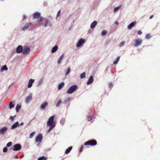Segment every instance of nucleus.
Listing matches in <instances>:
<instances>
[{
  "label": "nucleus",
  "mask_w": 160,
  "mask_h": 160,
  "mask_svg": "<svg viewBox=\"0 0 160 160\" xmlns=\"http://www.w3.org/2000/svg\"><path fill=\"white\" fill-rule=\"evenodd\" d=\"M54 116H51L48 121L47 125L49 127V128L48 130V132L52 130L55 126V123L54 121Z\"/></svg>",
  "instance_id": "obj_1"
},
{
  "label": "nucleus",
  "mask_w": 160,
  "mask_h": 160,
  "mask_svg": "<svg viewBox=\"0 0 160 160\" xmlns=\"http://www.w3.org/2000/svg\"><path fill=\"white\" fill-rule=\"evenodd\" d=\"M78 88V87L77 85H73L68 89L67 91V93L68 94L72 93L77 90Z\"/></svg>",
  "instance_id": "obj_2"
},
{
  "label": "nucleus",
  "mask_w": 160,
  "mask_h": 160,
  "mask_svg": "<svg viewBox=\"0 0 160 160\" xmlns=\"http://www.w3.org/2000/svg\"><path fill=\"white\" fill-rule=\"evenodd\" d=\"M97 143V141L95 139H92L89 140L86 142L84 144V145H90L91 146H93L96 145Z\"/></svg>",
  "instance_id": "obj_3"
},
{
  "label": "nucleus",
  "mask_w": 160,
  "mask_h": 160,
  "mask_svg": "<svg viewBox=\"0 0 160 160\" xmlns=\"http://www.w3.org/2000/svg\"><path fill=\"white\" fill-rule=\"evenodd\" d=\"M41 14L39 12H35L33 14V19H38L39 18H40L38 21V22H40L42 21V17H41Z\"/></svg>",
  "instance_id": "obj_4"
},
{
  "label": "nucleus",
  "mask_w": 160,
  "mask_h": 160,
  "mask_svg": "<svg viewBox=\"0 0 160 160\" xmlns=\"http://www.w3.org/2000/svg\"><path fill=\"white\" fill-rule=\"evenodd\" d=\"M30 52V48L28 46L24 47L22 50V53L24 55H26L28 53Z\"/></svg>",
  "instance_id": "obj_5"
},
{
  "label": "nucleus",
  "mask_w": 160,
  "mask_h": 160,
  "mask_svg": "<svg viewBox=\"0 0 160 160\" xmlns=\"http://www.w3.org/2000/svg\"><path fill=\"white\" fill-rule=\"evenodd\" d=\"M21 148L22 147L20 144H17L13 146V150L14 151H18L20 150Z\"/></svg>",
  "instance_id": "obj_6"
},
{
  "label": "nucleus",
  "mask_w": 160,
  "mask_h": 160,
  "mask_svg": "<svg viewBox=\"0 0 160 160\" xmlns=\"http://www.w3.org/2000/svg\"><path fill=\"white\" fill-rule=\"evenodd\" d=\"M142 40L140 39H137L135 41V46L137 47L141 45L142 43Z\"/></svg>",
  "instance_id": "obj_7"
},
{
  "label": "nucleus",
  "mask_w": 160,
  "mask_h": 160,
  "mask_svg": "<svg viewBox=\"0 0 160 160\" xmlns=\"http://www.w3.org/2000/svg\"><path fill=\"white\" fill-rule=\"evenodd\" d=\"M42 135L41 134H39L36 138V141L37 142L40 143L42 140Z\"/></svg>",
  "instance_id": "obj_8"
},
{
  "label": "nucleus",
  "mask_w": 160,
  "mask_h": 160,
  "mask_svg": "<svg viewBox=\"0 0 160 160\" xmlns=\"http://www.w3.org/2000/svg\"><path fill=\"white\" fill-rule=\"evenodd\" d=\"M32 26V24L31 22L26 23L25 24L24 26L22 28V30H26L29 27H31Z\"/></svg>",
  "instance_id": "obj_9"
},
{
  "label": "nucleus",
  "mask_w": 160,
  "mask_h": 160,
  "mask_svg": "<svg viewBox=\"0 0 160 160\" xmlns=\"http://www.w3.org/2000/svg\"><path fill=\"white\" fill-rule=\"evenodd\" d=\"M85 42V41L84 39H80L77 44V46L78 47L81 46Z\"/></svg>",
  "instance_id": "obj_10"
},
{
  "label": "nucleus",
  "mask_w": 160,
  "mask_h": 160,
  "mask_svg": "<svg viewBox=\"0 0 160 160\" xmlns=\"http://www.w3.org/2000/svg\"><path fill=\"white\" fill-rule=\"evenodd\" d=\"M8 128L6 127H4L1 129H0V134H4L7 131Z\"/></svg>",
  "instance_id": "obj_11"
},
{
  "label": "nucleus",
  "mask_w": 160,
  "mask_h": 160,
  "mask_svg": "<svg viewBox=\"0 0 160 160\" xmlns=\"http://www.w3.org/2000/svg\"><path fill=\"white\" fill-rule=\"evenodd\" d=\"M23 48L22 46H19L17 48L16 52L18 53H20L22 52Z\"/></svg>",
  "instance_id": "obj_12"
},
{
  "label": "nucleus",
  "mask_w": 160,
  "mask_h": 160,
  "mask_svg": "<svg viewBox=\"0 0 160 160\" xmlns=\"http://www.w3.org/2000/svg\"><path fill=\"white\" fill-rule=\"evenodd\" d=\"M136 23V22L135 21L132 22L128 26V29H131L132 27H134L135 26Z\"/></svg>",
  "instance_id": "obj_13"
},
{
  "label": "nucleus",
  "mask_w": 160,
  "mask_h": 160,
  "mask_svg": "<svg viewBox=\"0 0 160 160\" xmlns=\"http://www.w3.org/2000/svg\"><path fill=\"white\" fill-rule=\"evenodd\" d=\"M64 57V54H62L61 55V56H60V58L58 59V64H59L61 63L62 60L63 58Z\"/></svg>",
  "instance_id": "obj_14"
},
{
  "label": "nucleus",
  "mask_w": 160,
  "mask_h": 160,
  "mask_svg": "<svg viewBox=\"0 0 160 160\" xmlns=\"http://www.w3.org/2000/svg\"><path fill=\"white\" fill-rule=\"evenodd\" d=\"M32 98V95H29L26 98L25 102L27 103H28Z\"/></svg>",
  "instance_id": "obj_15"
},
{
  "label": "nucleus",
  "mask_w": 160,
  "mask_h": 160,
  "mask_svg": "<svg viewBox=\"0 0 160 160\" xmlns=\"http://www.w3.org/2000/svg\"><path fill=\"white\" fill-rule=\"evenodd\" d=\"M48 103L47 102H45L42 104L41 106V108L42 109H44L47 106Z\"/></svg>",
  "instance_id": "obj_16"
},
{
  "label": "nucleus",
  "mask_w": 160,
  "mask_h": 160,
  "mask_svg": "<svg viewBox=\"0 0 160 160\" xmlns=\"http://www.w3.org/2000/svg\"><path fill=\"white\" fill-rule=\"evenodd\" d=\"M97 24V22L96 21L93 22L91 24L90 27L92 28H94Z\"/></svg>",
  "instance_id": "obj_17"
},
{
  "label": "nucleus",
  "mask_w": 160,
  "mask_h": 160,
  "mask_svg": "<svg viewBox=\"0 0 160 160\" xmlns=\"http://www.w3.org/2000/svg\"><path fill=\"white\" fill-rule=\"evenodd\" d=\"M49 24V25L50 26H51L52 25L51 24H49V20L47 19H46L45 21V22L44 24V26L45 27H46L47 25Z\"/></svg>",
  "instance_id": "obj_18"
},
{
  "label": "nucleus",
  "mask_w": 160,
  "mask_h": 160,
  "mask_svg": "<svg viewBox=\"0 0 160 160\" xmlns=\"http://www.w3.org/2000/svg\"><path fill=\"white\" fill-rule=\"evenodd\" d=\"M58 49V47L56 45L54 46L52 50V53H54L56 52Z\"/></svg>",
  "instance_id": "obj_19"
},
{
  "label": "nucleus",
  "mask_w": 160,
  "mask_h": 160,
  "mask_svg": "<svg viewBox=\"0 0 160 160\" xmlns=\"http://www.w3.org/2000/svg\"><path fill=\"white\" fill-rule=\"evenodd\" d=\"M8 69V68L7 67V66L6 65H4L1 68V71L2 72L4 70H7Z\"/></svg>",
  "instance_id": "obj_20"
},
{
  "label": "nucleus",
  "mask_w": 160,
  "mask_h": 160,
  "mask_svg": "<svg viewBox=\"0 0 160 160\" xmlns=\"http://www.w3.org/2000/svg\"><path fill=\"white\" fill-rule=\"evenodd\" d=\"M72 148V147L71 146V147H69L66 150L65 152V154H67L69 153L70 152V151H71V150Z\"/></svg>",
  "instance_id": "obj_21"
},
{
  "label": "nucleus",
  "mask_w": 160,
  "mask_h": 160,
  "mask_svg": "<svg viewBox=\"0 0 160 160\" xmlns=\"http://www.w3.org/2000/svg\"><path fill=\"white\" fill-rule=\"evenodd\" d=\"M34 81H29L28 85V88H31L32 86V84Z\"/></svg>",
  "instance_id": "obj_22"
},
{
  "label": "nucleus",
  "mask_w": 160,
  "mask_h": 160,
  "mask_svg": "<svg viewBox=\"0 0 160 160\" xmlns=\"http://www.w3.org/2000/svg\"><path fill=\"white\" fill-rule=\"evenodd\" d=\"M64 83L63 82L61 83L58 86V89L60 90L64 86Z\"/></svg>",
  "instance_id": "obj_23"
},
{
  "label": "nucleus",
  "mask_w": 160,
  "mask_h": 160,
  "mask_svg": "<svg viewBox=\"0 0 160 160\" xmlns=\"http://www.w3.org/2000/svg\"><path fill=\"white\" fill-rule=\"evenodd\" d=\"M18 125V122H16L14 123L12 126V128H14L17 127Z\"/></svg>",
  "instance_id": "obj_24"
},
{
  "label": "nucleus",
  "mask_w": 160,
  "mask_h": 160,
  "mask_svg": "<svg viewBox=\"0 0 160 160\" xmlns=\"http://www.w3.org/2000/svg\"><path fill=\"white\" fill-rule=\"evenodd\" d=\"M47 159V158L46 157H45L44 156H42V157H39L38 160H46Z\"/></svg>",
  "instance_id": "obj_25"
},
{
  "label": "nucleus",
  "mask_w": 160,
  "mask_h": 160,
  "mask_svg": "<svg viewBox=\"0 0 160 160\" xmlns=\"http://www.w3.org/2000/svg\"><path fill=\"white\" fill-rule=\"evenodd\" d=\"M14 104H13L12 102H11L9 104V108L11 109L14 107Z\"/></svg>",
  "instance_id": "obj_26"
},
{
  "label": "nucleus",
  "mask_w": 160,
  "mask_h": 160,
  "mask_svg": "<svg viewBox=\"0 0 160 160\" xmlns=\"http://www.w3.org/2000/svg\"><path fill=\"white\" fill-rule=\"evenodd\" d=\"M21 108V105H17V106L16 108V112H18L19 111V110Z\"/></svg>",
  "instance_id": "obj_27"
},
{
  "label": "nucleus",
  "mask_w": 160,
  "mask_h": 160,
  "mask_svg": "<svg viewBox=\"0 0 160 160\" xmlns=\"http://www.w3.org/2000/svg\"><path fill=\"white\" fill-rule=\"evenodd\" d=\"M120 58V56H118L117 57L116 60L113 62V63L114 64H116L117 63L118 61H119V59Z\"/></svg>",
  "instance_id": "obj_28"
},
{
  "label": "nucleus",
  "mask_w": 160,
  "mask_h": 160,
  "mask_svg": "<svg viewBox=\"0 0 160 160\" xmlns=\"http://www.w3.org/2000/svg\"><path fill=\"white\" fill-rule=\"evenodd\" d=\"M107 33V32L106 30H103L102 32V36H104Z\"/></svg>",
  "instance_id": "obj_29"
},
{
  "label": "nucleus",
  "mask_w": 160,
  "mask_h": 160,
  "mask_svg": "<svg viewBox=\"0 0 160 160\" xmlns=\"http://www.w3.org/2000/svg\"><path fill=\"white\" fill-rule=\"evenodd\" d=\"M61 102H62L61 100H59L56 104L57 107H59L60 106V104H61Z\"/></svg>",
  "instance_id": "obj_30"
},
{
  "label": "nucleus",
  "mask_w": 160,
  "mask_h": 160,
  "mask_svg": "<svg viewBox=\"0 0 160 160\" xmlns=\"http://www.w3.org/2000/svg\"><path fill=\"white\" fill-rule=\"evenodd\" d=\"M85 72H83L82 73L80 76V77L81 78H84L85 77Z\"/></svg>",
  "instance_id": "obj_31"
},
{
  "label": "nucleus",
  "mask_w": 160,
  "mask_h": 160,
  "mask_svg": "<svg viewBox=\"0 0 160 160\" xmlns=\"http://www.w3.org/2000/svg\"><path fill=\"white\" fill-rule=\"evenodd\" d=\"M121 6H119L115 8L114 9V12H117L120 8Z\"/></svg>",
  "instance_id": "obj_32"
},
{
  "label": "nucleus",
  "mask_w": 160,
  "mask_h": 160,
  "mask_svg": "<svg viewBox=\"0 0 160 160\" xmlns=\"http://www.w3.org/2000/svg\"><path fill=\"white\" fill-rule=\"evenodd\" d=\"M125 41L122 42L119 44V46L120 47L124 45V44H125Z\"/></svg>",
  "instance_id": "obj_33"
},
{
  "label": "nucleus",
  "mask_w": 160,
  "mask_h": 160,
  "mask_svg": "<svg viewBox=\"0 0 160 160\" xmlns=\"http://www.w3.org/2000/svg\"><path fill=\"white\" fill-rule=\"evenodd\" d=\"M70 70H71L70 68H69L68 69V70L66 72V75H67L69 73V72H70Z\"/></svg>",
  "instance_id": "obj_34"
},
{
  "label": "nucleus",
  "mask_w": 160,
  "mask_h": 160,
  "mask_svg": "<svg viewBox=\"0 0 160 160\" xmlns=\"http://www.w3.org/2000/svg\"><path fill=\"white\" fill-rule=\"evenodd\" d=\"M34 134H35L34 132H32L31 133L30 135L29 138H32L33 137V136L34 135Z\"/></svg>",
  "instance_id": "obj_35"
},
{
  "label": "nucleus",
  "mask_w": 160,
  "mask_h": 160,
  "mask_svg": "<svg viewBox=\"0 0 160 160\" xmlns=\"http://www.w3.org/2000/svg\"><path fill=\"white\" fill-rule=\"evenodd\" d=\"M12 142H9L7 144V147H9L12 145Z\"/></svg>",
  "instance_id": "obj_36"
},
{
  "label": "nucleus",
  "mask_w": 160,
  "mask_h": 160,
  "mask_svg": "<svg viewBox=\"0 0 160 160\" xmlns=\"http://www.w3.org/2000/svg\"><path fill=\"white\" fill-rule=\"evenodd\" d=\"M8 151V148L7 147H4L3 149V152H6Z\"/></svg>",
  "instance_id": "obj_37"
},
{
  "label": "nucleus",
  "mask_w": 160,
  "mask_h": 160,
  "mask_svg": "<svg viewBox=\"0 0 160 160\" xmlns=\"http://www.w3.org/2000/svg\"><path fill=\"white\" fill-rule=\"evenodd\" d=\"M92 119V117L91 116H88V121H90Z\"/></svg>",
  "instance_id": "obj_38"
},
{
  "label": "nucleus",
  "mask_w": 160,
  "mask_h": 160,
  "mask_svg": "<svg viewBox=\"0 0 160 160\" xmlns=\"http://www.w3.org/2000/svg\"><path fill=\"white\" fill-rule=\"evenodd\" d=\"M61 11L60 10H59L57 13V16H56V18H57L60 15V13H61Z\"/></svg>",
  "instance_id": "obj_39"
},
{
  "label": "nucleus",
  "mask_w": 160,
  "mask_h": 160,
  "mask_svg": "<svg viewBox=\"0 0 160 160\" xmlns=\"http://www.w3.org/2000/svg\"><path fill=\"white\" fill-rule=\"evenodd\" d=\"M150 38L151 36L149 34H147L146 36V38L147 39H150Z\"/></svg>",
  "instance_id": "obj_40"
},
{
  "label": "nucleus",
  "mask_w": 160,
  "mask_h": 160,
  "mask_svg": "<svg viewBox=\"0 0 160 160\" xmlns=\"http://www.w3.org/2000/svg\"><path fill=\"white\" fill-rule=\"evenodd\" d=\"M93 81H88L87 82V85H89Z\"/></svg>",
  "instance_id": "obj_41"
},
{
  "label": "nucleus",
  "mask_w": 160,
  "mask_h": 160,
  "mask_svg": "<svg viewBox=\"0 0 160 160\" xmlns=\"http://www.w3.org/2000/svg\"><path fill=\"white\" fill-rule=\"evenodd\" d=\"M83 145H82V146H81L80 148V150H79V152H81L82 151L83 148Z\"/></svg>",
  "instance_id": "obj_42"
},
{
  "label": "nucleus",
  "mask_w": 160,
  "mask_h": 160,
  "mask_svg": "<svg viewBox=\"0 0 160 160\" xmlns=\"http://www.w3.org/2000/svg\"><path fill=\"white\" fill-rule=\"evenodd\" d=\"M142 32L141 30H139V31H138V35H141V34H142Z\"/></svg>",
  "instance_id": "obj_43"
},
{
  "label": "nucleus",
  "mask_w": 160,
  "mask_h": 160,
  "mask_svg": "<svg viewBox=\"0 0 160 160\" xmlns=\"http://www.w3.org/2000/svg\"><path fill=\"white\" fill-rule=\"evenodd\" d=\"M88 80H93V77L92 76H91Z\"/></svg>",
  "instance_id": "obj_44"
},
{
  "label": "nucleus",
  "mask_w": 160,
  "mask_h": 160,
  "mask_svg": "<svg viewBox=\"0 0 160 160\" xmlns=\"http://www.w3.org/2000/svg\"><path fill=\"white\" fill-rule=\"evenodd\" d=\"M112 84L111 83H110L109 84V88H112Z\"/></svg>",
  "instance_id": "obj_45"
},
{
  "label": "nucleus",
  "mask_w": 160,
  "mask_h": 160,
  "mask_svg": "<svg viewBox=\"0 0 160 160\" xmlns=\"http://www.w3.org/2000/svg\"><path fill=\"white\" fill-rule=\"evenodd\" d=\"M26 18V15H23V20H24Z\"/></svg>",
  "instance_id": "obj_46"
},
{
  "label": "nucleus",
  "mask_w": 160,
  "mask_h": 160,
  "mask_svg": "<svg viewBox=\"0 0 160 160\" xmlns=\"http://www.w3.org/2000/svg\"><path fill=\"white\" fill-rule=\"evenodd\" d=\"M14 119V118L12 116H11L10 117V119L12 120V121Z\"/></svg>",
  "instance_id": "obj_47"
},
{
  "label": "nucleus",
  "mask_w": 160,
  "mask_h": 160,
  "mask_svg": "<svg viewBox=\"0 0 160 160\" xmlns=\"http://www.w3.org/2000/svg\"><path fill=\"white\" fill-rule=\"evenodd\" d=\"M64 122V120H61L60 121V122L62 124H63V122Z\"/></svg>",
  "instance_id": "obj_48"
},
{
  "label": "nucleus",
  "mask_w": 160,
  "mask_h": 160,
  "mask_svg": "<svg viewBox=\"0 0 160 160\" xmlns=\"http://www.w3.org/2000/svg\"><path fill=\"white\" fill-rule=\"evenodd\" d=\"M153 17V15H151L150 17V19H151Z\"/></svg>",
  "instance_id": "obj_49"
},
{
  "label": "nucleus",
  "mask_w": 160,
  "mask_h": 160,
  "mask_svg": "<svg viewBox=\"0 0 160 160\" xmlns=\"http://www.w3.org/2000/svg\"><path fill=\"white\" fill-rule=\"evenodd\" d=\"M15 158H16V159H18V156L17 155H16L15 156Z\"/></svg>",
  "instance_id": "obj_50"
},
{
  "label": "nucleus",
  "mask_w": 160,
  "mask_h": 160,
  "mask_svg": "<svg viewBox=\"0 0 160 160\" xmlns=\"http://www.w3.org/2000/svg\"><path fill=\"white\" fill-rule=\"evenodd\" d=\"M115 24L116 25H118V21H116V22H115Z\"/></svg>",
  "instance_id": "obj_51"
},
{
  "label": "nucleus",
  "mask_w": 160,
  "mask_h": 160,
  "mask_svg": "<svg viewBox=\"0 0 160 160\" xmlns=\"http://www.w3.org/2000/svg\"><path fill=\"white\" fill-rule=\"evenodd\" d=\"M23 156H24V155H23H23H21V156L20 157V158H22L23 157Z\"/></svg>",
  "instance_id": "obj_52"
},
{
  "label": "nucleus",
  "mask_w": 160,
  "mask_h": 160,
  "mask_svg": "<svg viewBox=\"0 0 160 160\" xmlns=\"http://www.w3.org/2000/svg\"><path fill=\"white\" fill-rule=\"evenodd\" d=\"M24 123L23 122H22L21 123V124H20V125L21 126H22V125H23Z\"/></svg>",
  "instance_id": "obj_53"
},
{
  "label": "nucleus",
  "mask_w": 160,
  "mask_h": 160,
  "mask_svg": "<svg viewBox=\"0 0 160 160\" xmlns=\"http://www.w3.org/2000/svg\"><path fill=\"white\" fill-rule=\"evenodd\" d=\"M13 83H14V82L12 83V84H11V85H12Z\"/></svg>",
  "instance_id": "obj_54"
},
{
  "label": "nucleus",
  "mask_w": 160,
  "mask_h": 160,
  "mask_svg": "<svg viewBox=\"0 0 160 160\" xmlns=\"http://www.w3.org/2000/svg\"><path fill=\"white\" fill-rule=\"evenodd\" d=\"M30 80H34V79H30Z\"/></svg>",
  "instance_id": "obj_55"
}]
</instances>
